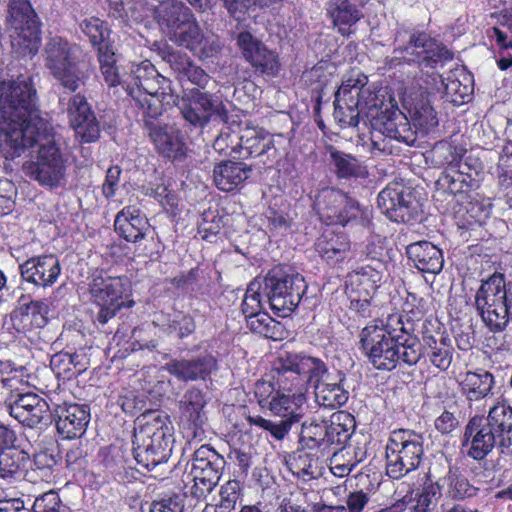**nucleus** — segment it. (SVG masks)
<instances>
[{"instance_id":"nucleus-59","label":"nucleus","mask_w":512,"mask_h":512,"mask_svg":"<svg viewBox=\"0 0 512 512\" xmlns=\"http://www.w3.org/2000/svg\"><path fill=\"white\" fill-rule=\"evenodd\" d=\"M442 491L437 483L426 484L417 497L415 512H428L437 503Z\"/></svg>"},{"instance_id":"nucleus-45","label":"nucleus","mask_w":512,"mask_h":512,"mask_svg":"<svg viewBox=\"0 0 512 512\" xmlns=\"http://www.w3.org/2000/svg\"><path fill=\"white\" fill-rule=\"evenodd\" d=\"M29 455L16 447L0 450V478L13 480L22 474Z\"/></svg>"},{"instance_id":"nucleus-34","label":"nucleus","mask_w":512,"mask_h":512,"mask_svg":"<svg viewBox=\"0 0 512 512\" xmlns=\"http://www.w3.org/2000/svg\"><path fill=\"white\" fill-rule=\"evenodd\" d=\"M354 428V418L351 414L338 411L331 415L326 421L324 453L335 448L334 451L344 449V445L350 439Z\"/></svg>"},{"instance_id":"nucleus-19","label":"nucleus","mask_w":512,"mask_h":512,"mask_svg":"<svg viewBox=\"0 0 512 512\" xmlns=\"http://www.w3.org/2000/svg\"><path fill=\"white\" fill-rule=\"evenodd\" d=\"M237 46L245 61L255 73L265 77H276L280 71V61L276 52L269 49L261 40L250 32H240L236 38Z\"/></svg>"},{"instance_id":"nucleus-56","label":"nucleus","mask_w":512,"mask_h":512,"mask_svg":"<svg viewBox=\"0 0 512 512\" xmlns=\"http://www.w3.org/2000/svg\"><path fill=\"white\" fill-rule=\"evenodd\" d=\"M358 465V460H353L350 450L333 451L330 459V470L337 477H344Z\"/></svg>"},{"instance_id":"nucleus-24","label":"nucleus","mask_w":512,"mask_h":512,"mask_svg":"<svg viewBox=\"0 0 512 512\" xmlns=\"http://www.w3.org/2000/svg\"><path fill=\"white\" fill-rule=\"evenodd\" d=\"M56 428L65 439L81 437L90 421V410L86 405L62 404L55 409Z\"/></svg>"},{"instance_id":"nucleus-54","label":"nucleus","mask_w":512,"mask_h":512,"mask_svg":"<svg viewBox=\"0 0 512 512\" xmlns=\"http://www.w3.org/2000/svg\"><path fill=\"white\" fill-rule=\"evenodd\" d=\"M241 495V483L238 480L227 481L220 489V501L216 512H231L235 509Z\"/></svg>"},{"instance_id":"nucleus-18","label":"nucleus","mask_w":512,"mask_h":512,"mask_svg":"<svg viewBox=\"0 0 512 512\" xmlns=\"http://www.w3.org/2000/svg\"><path fill=\"white\" fill-rule=\"evenodd\" d=\"M378 132L382 138L373 134L372 147L373 153L392 154V140L411 146L416 142L415 132L405 115L399 109H392L388 115H383L375 123Z\"/></svg>"},{"instance_id":"nucleus-17","label":"nucleus","mask_w":512,"mask_h":512,"mask_svg":"<svg viewBox=\"0 0 512 512\" xmlns=\"http://www.w3.org/2000/svg\"><path fill=\"white\" fill-rule=\"evenodd\" d=\"M452 58L453 54L445 47L437 44L426 34H419L412 36L406 47L394 49L393 56L387 57L385 62L390 68L400 65L402 60L409 64L418 63L422 68H435Z\"/></svg>"},{"instance_id":"nucleus-8","label":"nucleus","mask_w":512,"mask_h":512,"mask_svg":"<svg viewBox=\"0 0 512 512\" xmlns=\"http://www.w3.org/2000/svg\"><path fill=\"white\" fill-rule=\"evenodd\" d=\"M81 49L61 37L50 38L44 47V64L62 87L75 92L84 85L88 74L80 64Z\"/></svg>"},{"instance_id":"nucleus-5","label":"nucleus","mask_w":512,"mask_h":512,"mask_svg":"<svg viewBox=\"0 0 512 512\" xmlns=\"http://www.w3.org/2000/svg\"><path fill=\"white\" fill-rule=\"evenodd\" d=\"M277 370L283 376L287 373L295 375L291 386L285 385L284 390L298 386L301 380L307 381L314 387L315 400L320 406L335 409L348 401L349 392L344 387L345 375L340 371L333 375L327 373L326 365L318 358L288 355L279 360Z\"/></svg>"},{"instance_id":"nucleus-9","label":"nucleus","mask_w":512,"mask_h":512,"mask_svg":"<svg viewBox=\"0 0 512 512\" xmlns=\"http://www.w3.org/2000/svg\"><path fill=\"white\" fill-rule=\"evenodd\" d=\"M134 434V458L137 463L148 470L166 463L172 447L168 427L160 415L144 416Z\"/></svg>"},{"instance_id":"nucleus-30","label":"nucleus","mask_w":512,"mask_h":512,"mask_svg":"<svg viewBox=\"0 0 512 512\" xmlns=\"http://www.w3.org/2000/svg\"><path fill=\"white\" fill-rule=\"evenodd\" d=\"M495 433L501 453L512 455V407L506 403H497L485 416Z\"/></svg>"},{"instance_id":"nucleus-29","label":"nucleus","mask_w":512,"mask_h":512,"mask_svg":"<svg viewBox=\"0 0 512 512\" xmlns=\"http://www.w3.org/2000/svg\"><path fill=\"white\" fill-rule=\"evenodd\" d=\"M495 384L494 375L485 369L468 371L459 378L460 391L469 403L493 395Z\"/></svg>"},{"instance_id":"nucleus-51","label":"nucleus","mask_w":512,"mask_h":512,"mask_svg":"<svg viewBox=\"0 0 512 512\" xmlns=\"http://www.w3.org/2000/svg\"><path fill=\"white\" fill-rule=\"evenodd\" d=\"M111 8L114 10L115 17H130L135 21H142L146 16L150 8L147 7L144 0H108Z\"/></svg>"},{"instance_id":"nucleus-12","label":"nucleus","mask_w":512,"mask_h":512,"mask_svg":"<svg viewBox=\"0 0 512 512\" xmlns=\"http://www.w3.org/2000/svg\"><path fill=\"white\" fill-rule=\"evenodd\" d=\"M314 209L327 225L346 226L355 222L366 226L369 223L368 210L361 208L355 199L337 188L321 189L316 195Z\"/></svg>"},{"instance_id":"nucleus-43","label":"nucleus","mask_w":512,"mask_h":512,"mask_svg":"<svg viewBox=\"0 0 512 512\" xmlns=\"http://www.w3.org/2000/svg\"><path fill=\"white\" fill-rule=\"evenodd\" d=\"M153 324L168 335H176L179 338L187 337L195 330L193 318L182 312H174L173 314L156 313Z\"/></svg>"},{"instance_id":"nucleus-52","label":"nucleus","mask_w":512,"mask_h":512,"mask_svg":"<svg viewBox=\"0 0 512 512\" xmlns=\"http://www.w3.org/2000/svg\"><path fill=\"white\" fill-rule=\"evenodd\" d=\"M263 297V280L256 278L248 285L242 301V312L245 317L262 311Z\"/></svg>"},{"instance_id":"nucleus-31","label":"nucleus","mask_w":512,"mask_h":512,"mask_svg":"<svg viewBox=\"0 0 512 512\" xmlns=\"http://www.w3.org/2000/svg\"><path fill=\"white\" fill-rule=\"evenodd\" d=\"M239 155L243 158L257 157L267 154L274 156L276 148L272 136L262 129L245 127L238 133Z\"/></svg>"},{"instance_id":"nucleus-61","label":"nucleus","mask_w":512,"mask_h":512,"mask_svg":"<svg viewBox=\"0 0 512 512\" xmlns=\"http://www.w3.org/2000/svg\"><path fill=\"white\" fill-rule=\"evenodd\" d=\"M238 133L230 131H222L213 143V149L219 154L231 155L239 153Z\"/></svg>"},{"instance_id":"nucleus-39","label":"nucleus","mask_w":512,"mask_h":512,"mask_svg":"<svg viewBox=\"0 0 512 512\" xmlns=\"http://www.w3.org/2000/svg\"><path fill=\"white\" fill-rule=\"evenodd\" d=\"M437 483L448 497L452 499H464L476 495L477 488L472 486L467 478L461 474L458 468L448 466L447 472L439 476Z\"/></svg>"},{"instance_id":"nucleus-28","label":"nucleus","mask_w":512,"mask_h":512,"mask_svg":"<svg viewBox=\"0 0 512 512\" xmlns=\"http://www.w3.org/2000/svg\"><path fill=\"white\" fill-rule=\"evenodd\" d=\"M149 136L160 154L167 158H178L185 154V143L181 132L171 125L154 124L146 120Z\"/></svg>"},{"instance_id":"nucleus-60","label":"nucleus","mask_w":512,"mask_h":512,"mask_svg":"<svg viewBox=\"0 0 512 512\" xmlns=\"http://www.w3.org/2000/svg\"><path fill=\"white\" fill-rule=\"evenodd\" d=\"M33 512H69V510L61 504L58 494L50 490L35 499Z\"/></svg>"},{"instance_id":"nucleus-58","label":"nucleus","mask_w":512,"mask_h":512,"mask_svg":"<svg viewBox=\"0 0 512 512\" xmlns=\"http://www.w3.org/2000/svg\"><path fill=\"white\" fill-rule=\"evenodd\" d=\"M441 84L448 97L452 102L463 103L470 97L472 88L470 85L462 84L460 80L449 75L447 78L441 79Z\"/></svg>"},{"instance_id":"nucleus-40","label":"nucleus","mask_w":512,"mask_h":512,"mask_svg":"<svg viewBox=\"0 0 512 512\" xmlns=\"http://www.w3.org/2000/svg\"><path fill=\"white\" fill-rule=\"evenodd\" d=\"M327 11L342 35L348 34L350 27L363 17L362 11L349 0H331Z\"/></svg>"},{"instance_id":"nucleus-20","label":"nucleus","mask_w":512,"mask_h":512,"mask_svg":"<svg viewBox=\"0 0 512 512\" xmlns=\"http://www.w3.org/2000/svg\"><path fill=\"white\" fill-rule=\"evenodd\" d=\"M9 414L25 426L33 428L51 419L50 407L36 393H18L7 404Z\"/></svg>"},{"instance_id":"nucleus-37","label":"nucleus","mask_w":512,"mask_h":512,"mask_svg":"<svg viewBox=\"0 0 512 512\" xmlns=\"http://www.w3.org/2000/svg\"><path fill=\"white\" fill-rule=\"evenodd\" d=\"M171 66L177 73L182 92L185 88H199L203 91L210 81V76L186 56H173Z\"/></svg>"},{"instance_id":"nucleus-4","label":"nucleus","mask_w":512,"mask_h":512,"mask_svg":"<svg viewBox=\"0 0 512 512\" xmlns=\"http://www.w3.org/2000/svg\"><path fill=\"white\" fill-rule=\"evenodd\" d=\"M153 12L161 32L200 60L216 57L220 53L222 45L219 38L213 33L204 32L191 9L182 1L164 0Z\"/></svg>"},{"instance_id":"nucleus-10","label":"nucleus","mask_w":512,"mask_h":512,"mask_svg":"<svg viewBox=\"0 0 512 512\" xmlns=\"http://www.w3.org/2000/svg\"><path fill=\"white\" fill-rule=\"evenodd\" d=\"M262 280L264 298L273 313L279 317L289 316L307 290L302 275L283 267H274Z\"/></svg>"},{"instance_id":"nucleus-13","label":"nucleus","mask_w":512,"mask_h":512,"mask_svg":"<svg viewBox=\"0 0 512 512\" xmlns=\"http://www.w3.org/2000/svg\"><path fill=\"white\" fill-rule=\"evenodd\" d=\"M476 308L485 323L493 332L503 331L509 323V306L504 275L494 273L482 281L476 296Z\"/></svg>"},{"instance_id":"nucleus-16","label":"nucleus","mask_w":512,"mask_h":512,"mask_svg":"<svg viewBox=\"0 0 512 512\" xmlns=\"http://www.w3.org/2000/svg\"><path fill=\"white\" fill-rule=\"evenodd\" d=\"M226 461L209 445H202L193 454L189 476L193 481L190 493L197 499L208 495L219 482Z\"/></svg>"},{"instance_id":"nucleus-1","label":"nucleus","mask_w":512,"mask_h":512,"mask_svg":"<svg viewBox=\"0 0 512 512\" xmlns=\"http://www.w3.org/2000/svg\"><path fill=\"white\" fill-rule=\"evenodd\" d=\"M145 118L155 119L163 112L164 104L172 101L183 119L194 127L203 128L214 118H223L225 108L212 93L199 88H185L181 96L171 92L170 81L160 75L149 62H143L133 71L126 88Z\"/></svg>"},{"instance_id":"nucleus-36","label":"nucleus","mask_w":512,"mask_h":512,"mask_svg":"<svg viewBox=\"0 0 512 512\" xmlns=\"http://www.w3.org/2000/svg\"><path fill=\"white\" fill-rule=\"evenodd\" d=\"M250 173L251 168L243 162L221 161L214 167L213 180L218 189L229 192L248 179Z\"/></svg>"},{"instance_id":"nucleus-3","label":"nucleus","mask_w":512,"mask_h":512,"mask_svg":"<svg viewBox=\"0 0 512 512\" xmlns=\"http://www.w3.org/2000/svg\"><path fill=\"white\" fill-rule=\"evenodd\" d=\"M360 343L369 362L378 370L391 371L401 362L412 366L421 358V344L410 334V327L399 313L364 327Z\"/></svg>"},{"instance_id":"nucleus-27","label":"nucleus","mask_w":512,"mask_h":512,"mask_svg":"<svg viewBox=\"0 0 512 512\" xmlns=\"http://www.w3.org/2000/svg\"><path fill=\"white\" fill-rule=\"evenodd\" d=\"M164 369L181 381L205 380L216 369V360L211 355L195 359H173L167 362Z\"/></svg>"},{"instance_id":"nucleus-49","label":"nucleus","mask_w":512,"mask_h":512,"mask_svg":"<svg viewBox=\"0 0 512 512\" xmlns=\"http://www.w3.org/2000/svg\"><path fill=\"white\" fill-rule=\"evenodd\" d=\"M79 28L95 47L110 41V30L106 23L98 17H84L79 22Z\"/></svg>"},{"instance_id":"nucleus-26","label":"nucleus","mask_w":512,"mask_h":512,"mask_svg":"<svg viewBox=\"0 0 512 512\" xmlns=\"http://www.w3.org/2000/svg\"><path fill=\"white\" fill-rule=\"evenodd\" d=\"M114 227L120 237L133 243L143 240L151 231L146 215L135 206H126L119 211Z\"/></svg>"},{"instance_id":"nucleus-64","label":"nucleus","mask_w":512,"mask_h":512,"mask_svg":"<svg viewBox=\"0 0 512 512\" xmlns=\"http://www.w3.org/2000/svg\"><path fill=\"white\" fill-rule=\"evenodd\" d=\"M184 497L182 495H172L154 501L149 512H183Z\"/></svg>"},{"instance_id":"nucleus-50","label":"nucleus","mask_w":512,"mask_h":512,"mask_svg":"<svg viewBox=\"0 0 512 512\" xmlns=\"http://www.w3.org/2000/svg\"><path fill=\"white\" fill-rule=\"evenodd\" d=\"M438 183L452 195L465 194L479 187L477 180L470 176L456 175L448 169H445Z\"/></svg>"},{"instance_id":"nucleus-48","label":"nucleus","mask_w":512,"mask_h":512,"mask_svg":"<svg viewBox=\"0 0 512 512\" xmlns=\"http://www.w3.org/2000/svg\"><path fill=\"white\" fill-rule=\"evenodd\" d=\"M411 117L414 125L424 133L438 126L437 113L427 98L422 97L414 104Z\"/></svg>"},{"instance_id":"nucleus-35","label":"nucleus","mask_w":512,"mask_h":512,"mask_svg":"<svg viewBox=\"0 0 512 512\" xmlns=\"http://www.w3.org/2000/svg\"><path fill=\"white\" fill-rule=\"evenodd\" d=\"M315 250L326 262L336 264L349 256L351 242L346 234L327 230L317 239Z\"/></svg>"},{"instance_id":"nucleus-23","label":"nucleus","mask_w":512,"mask_h":512,"mask_svg":"<svg viewBox=\"0 0 512 512\" xmlns=\"http://www.w3.org/2000/svg\"><path fill=\"white\" fill-rule=\"evenodd\" d=\"M19 269L22 280L38 288L52 286L61 273L60 262L52 254L29 258Z\"/></svg>"},{"instance_id":"nucleus-33","label":"nucleus","mask_w":512,"mask_h":512,"mask_svg":"<svg viewBox=\"0 0 512 512\" xmlns=\"http://www.w3.org/2000/svg\"><path fill=\"white\" fill-rule=\"evenodd\" d=\"M412 194L403 187L384 188L377 197L379 208L393 221H404L413 204Z\"/></svg>"},{"instance_id":"nucleus-42","label":"nucleus","mask_w":512,"mask_h":512,"mask_svg":"<svg viewBox=\"0 0 512 512\" xmlns=\"http://www.w3.org/2000/svg\"><path fill=\"white\" fill-rule=\"evenodd\" d=\"M382 280V273L371 265H363L347 275V287L352 292L370 296L374 293Z\"/></svg>"},{"instance_id":"nucleus-14","label":"nucleus","mask_w":512,"mask_h":512,"mask_svg":"<svg viewBox=\"0 0 512 512\" xmlns=\"http://www.w3.org/2000/svg\"><path fill=\"white\" fill-rule=\"evenodd\" d=\"M423 453V438L420 434L408 429L393 431L386 446L387 475L399 479L415 470Z\"/></svg>"},{"instance_id":"nucleus-38","label":"nucleus","mask_w":512,"mask_h":512,"mask_svg":"<svg viewBox=\"0 0 512 512\" xmlns=\"http://www.w3.org/2000/svg\"><path fill=\"white\" fill-rule=\"evenodd\" d=\"M306 449H298L286 459V465L292 474L304 481L317 478L321 474L318 455Z\"/></svg>"},{"instance_id":"nucleus-53","label":"nucleus","mask_w":512,"mask_h":512,"mask_svg":"<svg viewBox=\"0 0 512 512\" xmlns=\"http://www.w3.org/2000/svg\"><path fill=\"white\" fill-rule=\"evenodd\" d=\"M247 421L250 425H254L268 431L276 440H283L288 435L292 425L295 423L282 418L277 421H272L259 415L248 416Z\"/></svg>"},{"instance_id":"nucleus-22","label":"nucleus","mask_w":512,"mask_h":512,"mask_svg":"<svg viewBox=\"0 0 512 512\" xmlns=\"http://www.w3.org/2000/svg\"><path fill=\"white\" fill-rule=\"evenodd\" d=\"M70 124L83 142L90 143L100 137V125L85 96L73 95L67 107Z\"/></svg>"},{"instance_id":"nucleus-25","label":"nucleus","mask_w":512,"mask_h":512,"mask_svg":"<svg viewBox=\"0 0 512 512\" xmlns=\"http://www.w3.org/2000/svg\"><path fill=\"white\" fill-rule=\"evenodd\" d=\"M207 404L206 396L197 388L188 389L179 401V418L181 425L196 437L207 421L204 410Z\"/></svg>"},{"instance_id":"nucleus-32","label":"nucleus","mask_w":512,"mask_h":512,"mask_svg":"<svg viewBox=\"0 0 512 512\" xmlns=\"http://www.w3.org/2000/svg\"><path fill=\"white\" fill-rule=\"evenodd\" d=\"M406 254L414 266L423 273L438 274L442 271V251L429 241H418L406 247Z\"/></svg>"},{"instance_id":"nucleus-2","label":"nucleus","mask_w":512,"mask_h":512,"mask_svg":"<svg viewBox=\"0 0 512 512\" xmlns=\"http://www.w3.org/2000/svg\"><path fill=\"white\" fill-rule=\"evenodd\" d=\"M37 92L28 75L0 80V147L20 149L28 132L46 131L47 121L40 117Z\"/></svg>"},{"instance_id":"nucleus-62","label":"nucleus","mask_w":512,"mask_h":512,"mask_svg":"<svg viewBox=\"0 0 512 512\" xmlns=\"http://www.w3.org/2000/svg\"><path fill=\"white\" fill-rule=\"evenodd\" d=\"M72 362L73 358L70 353L60 352L52 356L50 366L57 377L69 380L75 378L71 366Z\"/></svg>"},{"instance_id":"nucleus-44","label":"nucleus","mask_w":512,"mask_h":512,"mask_svg":"<svg viewBox=\"0 0 512 512\" xmlns=\"http://www.w3.org/2000/svg\"><path fill=\"white\" fill-rule=\"evenodd\" d=\"M57 460L52 453L48 451H40L34 454L33 461L26 470L25 479L33 484L51 483L54 479V471Z\"/></svg>"},{"instance_id":"nucleus-6","label":"nucleus","mask_w":512,"mask_h":512,"mask_svg":"<svg viewBox=\"0 0 512 512\" xmlns=\"http://www.w3.org/2000/svg\"><path fill=\"white\" fill-rule=\"evenodd\" d=\"M51 130L52 128L47 122L45 134L40 135L39 129L28 132L27 136L21 139L23 145L20 149L9 146L0 148L6 154V158L13 159L20 156L27 148L35 144L39 145L36 160L24 163L23 167L27 174L41 185L58 187L65 182L66 160L57 146Z\"/></svg>"},{"instance_id":"nucleus-55","label":"nucleus","mask_w":512,"mask_h":512,"mask_svg":"<svg viewBox=\"0 0 512 512\" xmlns=\"http://www.w3.org/2000/svg\"><path fill=\"white\" fill-rule=\"evenodd\" d=\"M246 322L252 332L258 333L266 338H274V329L278 323H276L268 313L260 311L246 316Z\"/></svg>"},{"instance_id":"nucleus-47","label":"nucleus","mask_w":512,"mask_h":512,"mask_svg":"<svg viewBox=\"0 0 512 512\" xmlns=\"http://www.w3.org/2000/svg\"><path fill=\"white\" fill-rule=\"evenodd\" d=\"M325 420L310 419L302 423V429L300 433V443L302 447L309 450L317 449L321 453H324L325 442Z\"/></svg>"},{"instance_id":"nucleus-15","label":"nucleus","mask_w":512,"mask_h":512,"mask_svg":"<svg viewBox=\"0 0 512 512\" xmlns=\"http://www.w3.org/2000/svg\"><path fill=\"white\" fill-rule=\"evenodd\" d=\"M90 293L99 306L96 321L105 325L124 306L131 307L133 301H125L131 293V282L126 276H96L90 284Z\"/></svg>"},{"instance_id":"nucleus-21","label":"nucleus","mask_w":512,"mask_h":512,"mask_svg":"<svg viewBox=\"0 0 512 512\" xmlns=\"http://www.w3.org/2000/svg\"><path fill=\"white\" fill-rule=\"evenodd\" d=\"M463 445L467 447V455L476 461L485 459L495 447L499 448L498 439L485 416L476 415L468 421Z\"/></svg>"},{"instance_id":"nucleus-7","label":"nucleus","mask_w":512,"mask_h":512,"mask_svg":"<svg viewBox=\"0 0 512 512\" xmlns=\"http://www.w3.org/2000/svg\"><path fill=\"white\" fill-rule=\"evenodd\" d=\"M363 86L362 80L348 79L335 93L334 117L343 125L356 127L360 112H366L367 116L376 121L389 114L388 108L385 111L382 109L383 100L368 89H363Z\"/></svg>"},{"instance_id":"nucleus-11","label":"nucleus","mask_w":512,"mask_h":512,"mask_svg":"<svg viewBox=\"0 0 512 512\" xmlns=\"http://www.w3.org/2000/svg\"><path fill=\"white\" fill-rule=\"evenodd\" d=\"M7 23L11 46L17 56H34L41 41L39 19L28 0H10Z\"/></svg>"},{"instance_id":"nucleus-41","label":"nucleus","mask_w":512,"mask_h":512,"mask_svg":"<svg viewBox=\"0 0 512 512\" xmlns=\"http://www.w3.org/2000/svg\"><path fill=\"white\" fill-rule=\"evenodd\" d=\"M330 164L339 179L364 178L368 172L356 157L329 147Z\"/></svg>"},{"instance_id":"nucleus-57","label":"nucleus","mask_w":512,"mask_h":512,"mask_svg":"<svg viewBox=\"0 0 512 512\" xmlns=\"http://www.w3.org/2000/svg\"><path fill=\"white\" fill-rule=\"evenodd\" d=\"M449 156L446 158V169L452 171L456 175L461 176H470L471 178L477 180V184L480 185L481 178L477 177V173L474 171H471L469 168V165L467 163H464L462 154V150H457L456 148H452L451 146H448Z\"/></svg>"},{"instance_id":"nucleus-63","label":"nucleus","mask_w":512,"mask_h":512,"mask_svg":"<svg viewBox=\"0 0 512 512\" xmlns=\"http://www.w3.org/2000/svg\"><path fill=\"white\" fill-rule=\"evenodd\" d=\"M23 310L29 315L37 328L43 327L47 323L48 306L40 300H32L27 304H23Z\"/></svg>"},{"instance_id":"nucleus-46","label":"nucleus","mask_w":512,"mask_h":512,"mask_svg":"<svg viewBox=\"0 0 512 512\" xmlns=\"http://www.w3.org/2000/svg\"><path fill=\"white\" fill-rule=\"evenodd\" d=\"M267 407L274 415L296 423L300 421L302 416L295 394L291 395L285 391L279 390L276 392Z\"/></svg>"}]
</instances>
